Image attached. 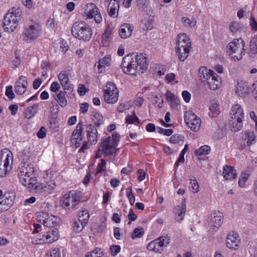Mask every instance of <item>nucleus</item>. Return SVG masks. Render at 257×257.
<instances>
[{
  "mask_svg": "<svg viewBox=\"0 0 257 257\" xmlns=\"http://www.w3.org/2000/svg\"><path fill=\"white\" fill-rule=\"evenodd\" d=\"M81 199V193L79 191H71L64 194L60 199L61 206L68 210H75L78 208Z\"/></svg>",
  "mask_w": 257,
  "mask_h": 257,
  "instance_id": "obj_3",
  "label": "nucleus"
},
{
  "mask_svg": "<svg viewBox=\"0 0 257 257\" xmlns=\"http://www.w3.org/2000/svg\"><path fill=\"white\" fill-rule=\"evenodd\" d=\"M6 95L7 97L10 99H13L15 97V94L13 92L12 86H9L7 87L6 91Z\"/></svg>",
  "mask_w": 257,
  "mask_h": 257,
  "instance_id": "obj_61",
  "label": "nucleus"
},
{
  "mask_svg": "<svg viewBox=\"0 0 257 257\" xmlns=\"http://www.w3.org/2000/svg\"><path fill=\"white\" fill-rule=\"evenodd\" d=\"M169 243V237L162 236L150 242L147 245V248L149 250L160 253L162 250V247L166 246Z\"/></svg>",
  "mask_w": 257,
  "mask_h": 257,
  "instance_id": "obj_12",
  "label": "nucleus"
},
{
  "mask_svg": "<svg viewBox=\"0 0 257 257\" xmlns=\"http://www.w3.org/2000/svg\"><path fill=\"white\" fill-rule=\"evenodd\" d=\"M118 97V90L114 84L111 82L107 83L104 90V99L107 103H115Z\"/></svg>",
  "mask_w": 257,
  "mask_h": 257,
  "instance_id": "obj_7",
  "label": "nucleus"
},
{
  "mask_svg": "<svg viewBox=\"0 0 257 257\" xmlns=\"http://www.w3.org/2000/svg\"><path fill=\"white\" fill-rule=\"evenodd\" d=\"M134 30V26L130 24H123L119 29V35L122 39H126L130 37Z\"/></svg>",
  "mask_w": 257,
  "mask_h": 257,
  "instance_id": "obj_20",
  "label": "nucleus"
},
{
  "mask_svg": "<svg viewBox=\"0 0 257 257\" xmlns=\"http://www.w3.org/2000/svg\"><path fill=\"white\" fill-rule=\"evenodd\" d=\"M42 28L39 24L35 23L26 27L23 33V40L26 42L37 39L41 34Z\"/></svg>",
  "mask_w": 257,
  "mask_h": 257,
  "instance_id": "obj_6",
  "label": "nucleus"
},
{
  "mask_svg": "<svg viewBox=\"0 0 257 257\" xmlns=\"http://www.w3.org/2000/svg\"><path fill=\"white\" fill-rule=\"evenodd\" d=\"M223 215L219 211H214L208 217V222L215 230V228H218L222 223Z\"/></svg>",
  "mask_w": 257,
  "mask_h": 257,
  "instance_id": "obj_14",
  "label": "nucleus"
},
{
  "mask_svg": "<svg viewBox=\"0 0 257 257\" xmlns=\"http://www.w3.org/2000/svg\"><path fill=\"white\" fill-rule=\"evenodd\" d=\"M111 57L109 55H105L103 58L100 59L98 62L97 68L99 73H103L105 71V67H108L111 63Z\"/></svg>",
  "mask_w": 257,
  "mask_h": 257,
  "instance_id": "obj_24",
  "label": "nucleus"
},
{
  "mask_svg": "<svg viewBox=\"0 0 257 257\" xmlns=\"http://www.w3.org/2000/svg\"><path fill=\"white\" fill-rule=\"evenodd\" d=\"M236 93L241 97L248 95L249 93L248 87L244 83H239L236 87Z\"/></svg>",
  "mask_w": 257,
  "mask_h": 257,
  "instance_id": "obj_31",
  "label": "nucleus"
},
{
  "mask_svg": "<svg viewBox=\"0 0 257 257\" xmlns=\"http://www.w3.org/2000/svg\"><path fill=\"white\" fill-rule=\"evenodd\" d=\"M211 72L212 73L211 76L208 77L206 81H204V84L208 85V87L210 89L215 90L219 87L221 82L220 78L214 72Z\"/></svg>",
  "mask_w": 257,
  "mask_h": 257,
  "instance_id": "obj_15",
  "label": "nucleus"
},
{
  "mask_svg": "<svg viewBox=\"0 0 257 257\" xmlns=\"http://www.w3.org/2000/svg\"><path fill=\"white\" fill-rule=\"evenodd\" d=\"M243 138L246 140L247 145L249 146L256 142V136L252 132H246L243 136Z\"/></svg>",
  "mask_w": 257,
  "mask_h": 257,
  "instance_id": "obj_34",
  "label": "nucleus"
},
{
  "mask_svg": "<svg viewBox=\"0 0 257 257\" xmlns=\"http://www.w3.org/2000/svg\"><path fill=\"white\" fill-rule=\"evenodd\" d=\"M119 9V6H117L115 5L114 6V8L111 7L110 8H108L109 10L108 14L112 18H115L117 16V11Z\"/></svg>",
  "mask_w": 257,
  "mask_h": 257,
  "instance_id": "obj_56",
  "label": "nucleus"
},
{
  "mask_svg": "<svg viewBox=\"0 0 257 257\" xmlns=\"http://www.w3.org/2000/svg\"><path fill=\"white\" fill-rule=\"evenodd\" d=\"M125 121L127 123H133L136 121H137L138 123L140 122L139 119L135 114L134 111L133 112L132 115L128 116L126 117Z\"/></svg>",
  "mask_w": 257,
  "mask_h": 257,
  "instance_id": "obj_52",
  "label": "nucleus"
},
{
  "mask_svg": "<svg viewBox=\"0 0 257 257\" xmlns=\"http://www.w3.org/2000/svg\"><path fill=\"white\" fill-rule=\"evenodd\" d=\"M85 221H82L81 219H79L77 221H74L73 223V228L74 230L76 232H80L84 227L86 225Z\"/></svg>",
  "mask_w": 257,
  "mask_h": 257,
  "instance_id": "obj_38",
  "label": "nucleus"
},
{
  "mask_svg": "<svg viewBox=\"0 0 257 257\" xmlns=\"http://www.w3.org/2000/svg\"><path fill=\"white\" fill-rule=\"evenodd\" d=\"M144 228L139 227L135 228L132 232L131 233V236L133 239L142 237L144 234Z\"/></svg>",
  "mask_w": 257,
  "mask_h": 257,
  "instance_id": "obj_40",
  "label": "nucleus"
},
{
  "mask_svg": "<svg viewBox=\"0 0 257 257\" xmlns=\"http://www.w3.org/2000/svg\"><path fill=\"white\" fill-rule=\"evenodd\" d=\"M111 34V31L110 28H107L102 35V40L103 41H107L109 38Z\"/></svg>",
  "mask_w": 257,
  "mask_h": 257,
  "instance_id": "obj_62",
  "label": "nucleus"
},
{
  "mask_svg": "<svg viewBox=\"0 0 257 257\" xmlns=\"http://www.w3.org/2000/svg\"><path fill=\"white\" fill-rule=\"evenodd\" d=\"M211 72L214 71L210 69H207L205 66H202L199 68L198 71L199 75L202 82L204 83L208 77L211 76L212 73Z\"/></svg>",
  "mask_w": 257,
  "mask_h": 257,
  "instance_id": "obj_30",
  "label": "nucleus"
},
{
  "mask_svg": "<svg viewBox=\"0 0 257 257\" xmlns=\"http://www.w3.org/2000/svg\"><path fill=\"white\" fill-rule=\"evenodd\" d=\"M21 19V14L20 11L13 8L11 11L8 13L4 19V30L6 32H13L18 25L19 22Z\"/></svg>",
  "mask_w": 257,
  "mask_h": 257,
  "instance_id": "obj_5",
  "label": "nucleus"
},
{
  "mask_svg": "<svg viewBox=\"0 0 257 257\" xmlns=\"http://www.w3.org/2000/svg\"><path fill=\"white\" fill-rule=\"evenodd\" d=\"M37 193L46 192L45 184L38 183L33 189Z\"/></svg>",
  "mask_w": 257,
  "mask_h": 257,
  "instance_id": "obj_54",
  "label": "nucleus"
},
{
  "mask_svg": "<svg viewBox=\"0 0 257 257\" xmlns=\"http://www.w3.org/2000/svg\"><path fill=\"white\" fill-rule=\"evenodd\" d=\"M137 218V216L134 213L133 210L132 209H130L128 214V218L129 219L128 224H131V221H135Z\"/></svg>",
  "mask_w": 257,
  "mask_h": 257,
  "instance_id": "obj_63",
  "label": "nucleus"
},
{
  "mask_svg": "<svg viewBox=\"0 0 257 257\" xmlns=\"http://www.w3.org/2000/svg\"><path fill=\"white\" fill-rule=\"evenodd\" d=\"M230 118L232 119L235 118L242 119L244 116L243 109L239 104H235L231 107L230 112Z\"/></svg>",
  "mask_w": 257,
  "mask_h": 257,
  "instance_id": "obj_19",
  "label": "nucleus"
},
{
  "mask_svg": "<svg viewBox=\"0 0 257 257\" xmlns=\"http://www.w3.org/2000/svg\"><path fill=\"white\" fill-rule=\"evenodd\" d=\"M120 249V246L118 245H112L110 247L111 254L113 256L116 255L118 252H119Z\"/></svg>",
  "mask_w": 257,
  "mask_h": 257,
  "instance_id": "obj_59",
  "label": "nucleus"
},
{
  "mask_svg": "<svg viewBox=\"0 0 257 257\" xmlns=\"http://www.w3.org/2000/svg\"><path fill=\"white\" fill-rule=\"evenodd\" d=\"M36 217L39 222L46 227H52L58 223L57 217L46 212L40 211L37 212Z\"/></svg>",
  "mask_w": 257,
  "mask_h": 257,
  "instance_id": "obj_9",
  "label": "nucleus"
},
{
  "mask_svg": "<svg viewBox=\"0 0 257 257\" xmlns=\"http://www.w3.org/2000/svg\"><path fill=\"white\" fill-rule=\"evenodd\" d=\"M82 141V137H71L70 140L71 146L76 149L80 147L81 142Z\"/></svg>",
  "mask_w": 257,
  "mask_h": 257,
  "instance_id": "obj_47",
  "label": "nucleus"
},
{
  "mask_svg": "<svg viewBox=\"0 0 257 257\" xmlns=\"http://www.w3.org/2000/svg\"><path fill=\"white\" fill-rule=\"evenodd\" d=\"M240 237L235 232H230L226 239V246L230 249L236 250L239 247Z\"/></svg>",
  "mask_w": 257,
  "mask_h": 257,
  "instance_id": "obj_13",
  "label": "nucleus"
},
{
  "mask_svg": "<svg viewBox=\"0 0 257 257\" xmlns=\"http://www.w3.org/2000/svg\"><path fill=\"white\" fill-rule=\"evenodd\" d=\"M91 119L96 126H99L104 122L103 117L98 112L93 111Z\"/></svg>",
  "mask_w": 257,
  "mask_h": 257,
  "instance_id": "obj_36",
  "label": "nucleus"
},
{
  "mask_svg": "<svg viewBox=\"0 0 257 257\" xmlns=\"http://www.w3.org/2000/svg\"><path fill=\"white\" fill-rule=\"evenodd\" d=\"M197 118L198 117L191 110L186 111L184 114V120L186 124H188L190 122Z\"/></svg>",
  "mask_w": 257,
  "mask_h": 257,
  "instance_id": "obj_44",
  "label": "nucleus"
},
{
  "mask_svg": "<svg viewBox=\"0 0 257 257\" xmlns=\"http://www.w3.org/2000/svg\"><path fill=\"white\" fill-rule=\"evenodd\" d=\"M84 14L87 19L94 18L97 24H100L102 21L98 8L93 3L87 4L85 6Z\"/></svg>",
  "mask_w": 257,
  "mask_h": 257,
  "instance_id": "obj_11",
  "label": "nucleus"
},
{
  "mask_svg": "<svg viewBox=\"0 0 257 257\" xmlns=\"http://www.w3.org/2000/svg\"><path fill=\"white\" fill-rule=\"evenodd\" d=\"M191 48L188 47L179 48L175 47L176 53L180 61H185L188 57Z\"/></svg>",
  "mask_w": 257,
  "mask_h": 257,
  "instance_id": "obj_26",
  "label": "nucleus"
},
{
  "mask_svg": "<svg viewBox=\"0 0 257 257\" xmlns=\"http://www.w3.org/2000/svg\"><path fill=\"white\" fill-rule=\"evenodd\" d=\"M86 136L90 145L95 144L97 141L98 132L95 127L91 124L86 126Z\"/></svg>",
  "mask_w": 257,
  "mask_h": 257,
  "instance_id": "obj_16",
  "label": "nucleus"
},
{
  "mask_svg": "<svg viewBox=\"0 0 257 257\" xmlns=\"http://www.w3.org/2000/svg\"><path fill=\"white\" fill-rule=\"evenodd\" d=\"M247 54L251 58L257 56V37H253L249 42V49Z\"/></svg>",
  "mask_w": 257,
  "mask_h": 257,
  "instance_id": "obj_28",
  "label": "nucleus"
},
{
  "mask_svg": "<svg viewBox=\"0 0 257 257\" xmlns=\"http://www.w3.org/2000/svg\"><path fill=\"white\" fill-rule=\"evenodd\" d=\"M56 185L55 182L54 180L49 181L46 185H45L46 192L51 193L56 187Z\"/></svg>",
  "mask_w": 257,
  "mask_h": 257,
  "instance_id": "obj_51",
  "label": "nucleus"
},
{
  "mask_svg": "<svg viewBox=\"0 0 257 257\" xmlns=\"http://www.w3.org/2000/svg\"><path fill=\"white\" fill-rule=\"evenodd\" d=\"M181 22L186 28H192L196 25V19L193 17L191 19L186 17H183L181 19Z\"/></svg>",
  "mask_w": 257,
  "mask_h": 257,
  "instance_id": "obj_33",
  "label": "nucleus"
},
{
  "mask_svg": "<svg viewBox=\"0 0 257 257\" xmlns=\"http://www.w3.org/2000/svg\"><path fill=\"white\" fill-rule=\"evenodd\" d=\"M176 47L191 48V43L189 37L185 33H180L176 37Z\"/></svg>",
  "mask_w": 257,
  "mask_h": 257,
  "instance_id": "obj_17",
  "label": "nucleus"
},
{
  "mask_svg": "<svg viewBox=\"0 0 257 257\" xmlns=\"http://www.w3.org/2000/svg\"><path fill=\"white\" fill-rule=\"evenodd\" d=\"M186 211L185 199H184L181 205H178L174 208L175 213L177 216L176 219L178 222L182 221L184 219V214Z\"/></svg>",
  "mask_w": 257,
  "mask_h": 257,
  "instance_id": "obj_23",
  "label": "nucleus"
},
{
  "mask_svg": "<svg viewBox=\"0 0 257 257\" xmlns=\"http://www.w3.org/2000/svg\"><path fill=\"white\" fill-rule=\"evenodd\" d=\"M46 240L49 243L57 241L59 238V234L58 229L54 228L52 231L46 232Z\"/></svg>",
  "mask_w": 257,
  "mask_h": 257,
  "instance_id": "obj_29",
  "label": "nucleus"
},
{
  "mask_svg": "<svg viewBox=\"0 0 257 257\" xmlns=\"http://www.w3.org/2000/svg\"><path fill=\"white\" fill-rule=\"evenodd\" d=\"M116 146L117 145L111 139V137H108L102 140L99 152H101L104 157L115 154L116 151Z\"/></svg>",
  "mask_w": 257,
  "mask_h": 257,
  "instance_id": "obj_10",
  "label": "nucleus"
},
{
  "mask_svg": "<svg viewBox=\"0 0 257 257\" xmlns=\"http://www.w3.org/2000/svg\"><path fill=\"white\" fill-rule=\"evenodd\" d=\"M58 79L64 90H72V88L70 86V81L67 74L61 72L58 75Z\"/></svg>",
  "mask_w": 257,
  "mask_h": 257,
  "instance_id": "obj_25",
  "label": "nucleus"
},
{
  "mask_svg": "<svg viewBox=\"0 0 257 257\" xmlns=\"http://www.w3.org/2000/svg\"><path fill=\"white\" fill-rule=\"evenodd\" d=\"M182 140V137L179 135H174L170 138V142L173 144H176Z\"/></svg>",
  "mask_w": 257,
  "mask_h": 257,
  "instance_id": "obj_60",
  "label": "nucleus"
},
{
  "mask_svg": "<svg viewBox=\"0 0 257 257\" xmlns=\"http://www.w3.org/2000/svg\"><path fill=\"white\" fill-rule=\"evenodd\" d=\"M187 124L190 127L192 131L197 132L200 128L201 125V119L198 117Z\"/></svg>",
  "mask_w": 257,
  "mask_h": 257,
  "instance_id": "obj_43",
  "label": "nucleus"
},
{
  "mask_svg": "<svg viewBox=\"0 0 257 257\" xmlns=\"http://www.w3.org/2000/svg\"><path fill=\"white\" fill-rule=\"evenodd\" d=\"M27 84L26 77L23 76H20L18 81L16 82L15 86V92L18 94H23L26 91Z\"/></svg>",
  "mask_w": 257,
  "mask_h": 257,
  "instance_id": "obj_18",
  "label": "nucleus"
},
{
  "mask_svg": "<svg viewBox=\"0 0 257 257\" xmlns=\"http://www.w3.org/2000/svg\"><path fill=\"white\" fill-rule=\"evenodd\" d=\"M126 195L129 200L131 205H133L135 202V197L133 194L131 187H128L126 189Z\"/></svg>",
  "mask_w": 257,
  "mask_h": 257,
  "instance_id": "obj_48",
  "label": "nucleus"
},
{
  "mask_svg": "<svg viewBox=\"0 0 257 257\" xmlns=\"http://www.w3.org/2000/svg\"><path fill=\"white\" fill-rule=\"evenodd\" d=\"M210 152V148L208 146L205 145L201 147L199 149L195 151L196 155L201 156L208 154Z\"/></svg>",
  "mask_w": 257,
  "mask_h": 257,
  "instance_id": "obj_45",
  "label": "nucleus"
},
{
  "mask_svg": "<svg viewBox=\"0 0 257 257\" xmlns=\"http://www.w3.org/2000/svg\"><path fill=\"white\" fill-rule=\"evenodd\" d=\"M65 92L60 91L54 95L55 99L62 107H65L67 105V100L65 96Z\"/></svg>",
  "mask_w": 257,
  "mask_h": 257,
  "instance_id": "obj_32",
  "label": "nucleus"
},
{
  "mask_svg": "<svg viewBox=\"0 0 257 257\" xmlns=\"http://www.w3.org/2000/svg\"><path fill=\"white\" fill-rule=\"evenodd\" d=\"M194 179H190L191 181V188L192 189V192L193 193H196L199 191V185L198 182H197L195 177H193Z\"/></svg>",
  "mask_w": 257,
  "mask_h": 257,
  "instance_id": "obj_53",
  "label": "nucleus"
},
{
  "mask_svg": "<svg viewBox=\"0 0 257 257\" xmlns=\"http://www.w3.org/2000/svg\"><path fill=\"white\" fill-rule=\"evenodd\" d=\"M245 44L241 38L234 39L227 46V52L234 61H239L245 54Z\"/></svg>",
  "mask_w": 257,
  "mask_h": 257,
  "instance_id": "obj_2",
  "label": "nucleus"
},
{
  "mask_svg": "<svg viewBox=\"0 0 257 257\" xmlns=\"http://www.w3.org/2000/svg\"><path fill=\"white\" fill-rule=\"evenodd\" d=\"M248 178V175L245 173H242L241 174L239 181H238V185L241 187H244L245 185V182L247 180Z\"/></svg>",
  "mask_w": 257,
  "mask_h": 257,
  "instance_id": "obj_49",
  "label": "nucleus"
},
{
  "mask_svg": "<svg viewBox=\"0 0 257 257\" xmlns=\"http://www.w3.org/2000/svg\"><path fill=\"white\" fill-rule=\"evenodd\" d=\"M71 33L75 38L87 41L91 39L92 31L90 27L85 22H77L72 27Z\"/></svg>",
  "mask_w": 257,
  "mask_h": 257,
  "instance_id": "obj_4",
  "label": "nucleus"
},
{
  "mask_svg": "<svg viewBox=\"0 0 257 257\" xmlns=\"http://www.w3.org/2000/svg\"><path fill=\"white\" fill-rule=\"evenodd\" d=\"M79 217L80 218H82L81 220L82 221H85L86 223H87V221L89 217V214L87 210L84 209L79 212Z\"/></svg>",
  "mask_w": 257,
  "mask_h": 257,
  "instance_id": "obj_50",
  "label": "nucleus"
},
{
  "mask_svg": "<svg viewBox=\"0 0 257 257\" xmlns=\"http://www.w3.org/2000/svg\"><path fill=\"white\" fill-rule=\"evenodd\" d=\"M219 109V105L216 102L212 103L210 106V110L212 113V116H213L216 115L217 114H218Z\"/></svg>",
  "mask_w": 257,
  "mask_h": 257,
  "instance_id": "obj_57",
  "label": "nucleus"
},
{
  "mask_svg": "<svg viewBox=\"0 0 257 257\" xmlns=\"http://www.w3.org/2000/svg\"><path fill=\"white\" fill-rule=\"evenodd\" d=\"M166 97L172 108H175L179 104L180 99L170 91H166Z\"/></svg>",
  "mask_w": 257,
  "mask_h": 257,
  "instance_id": "obj_27",
  "label": "nucleus"
},
{
  "mask_svg": "<svg viewBox=\"0 0 257 257\" xmlns=\"http://www.w3.org/2000/svg\"><path fill=\"white\" fill-rule=\"evenodd\" d=\"M3 158L4 160L0 161V164H2L3 167H5L6 168H10V164L13 161V155L12 153L9 150L6 149V152H4L2 154V159Z\"/></svg>",
  "mask_w": 257,
  "mask_h": 257,
  "instance_id": "obj_22",
  "label": "nucleus"
},
{
  "mask_svg": "<svg viewBox=\"0 0 257 257\" xmlns=\"http://www.w3.org/2000/svg\"><path fill=\"white\" fill-rule=\"evenodd\" d=\"M146 55L143 53L130 54L125 56L122 61L121 68L123 72L130 75H136L148 68Z\"/></svg>",
  "mask_w": 257,
  "mask_h": 257,
  "instance_id": "obj_1",
  "label": "nucleus"
},
{
  "mask_svg": "<svg viewBox=\"0 0 257 257\" xmlns=\"http://www.w3.org/2000/svg\"><path fill=\"white\" fill-rule=\"evenodd\" d=\"M157 131L159 133L167 136H170L173 133V131L172 129H165L160 127H158Z\"/></svg>",
  "mask_w": 257,
  "mask_h": 257,
  "instance_id": "obj_58",
  "label": "nucleus"
},
{
  "mask_svg": "<svg viewBox=\"0 0 257 257\" xmlns=\"http://www.w3.org/2000/svg\"><path fill=\"white\" fill-rule=\"evenodd\" d=\"M222 174L226 180H231L237 178L236 170L233 167L225 165L223 167Z\"/></svg>",
  "mask_w": 257,
  "mask_h": 257,
  "instance_id": "obj_21",
  "label": "nucleus"
},
{
  "mask_svg": "<svg viewBox=\"0 0 257 257\" xmlns=\"http://www.w3.org/2000/svg\"><path fill=\"white\" fill-rule=\"evenodd\" d=\"M34 169L26 165L25 163L22 164V166L19 169L18 177L22 184L27 186V185H31V176L33 175Z\"/></svg>",
  "mask_w": 257,
  "mask_h": 257,
  "instance_id": "obj_8",
  "label": "nucleus"
},
{
  "mask_svg": "<svg viewBox=\"0 0 257 257\" xmlns=\"http://www.w3.org/2000/svg\"><path fill=\"white\" fill-rule=\"evenodd\" d=\"M231 122V131L234 132H237L240 130L242 127V119L235 118L230 119Z\"/></svg>",
  "mask_w": 257,
  "mask_h": 257,
  "instance_id": "obj_37",
  "label": "nucleus"
},
{
  "mask_svg": "<svg viewBox=\"0 0 257 257\" xmlns=\"http://www.w3.org/2000/svg\"><path fill=\"white\" fill-rule=\"evenodd\" d=\"M242 28V24L237 22H232L229 25V30L232 33L240 31Z\"/></svg>",
  "mask_w": 257,
  "mask_h": 257,
  "instance_id": "obj_42",
  "label": "nucleus"
},
{
  "mask_svg": "<svg viewBox=\"0 0 257 257\" xmlns=\"http://www.w3.org/2000/svg\"><path fill=\"white\" fill-rule=\"evenodd\" d=\"M82 122H79L73 132L71 137H82Z\"/></svg>",
  "mask_w": 257,
  "mask_h": 257,
  "instance_id": "obj_46",
  "label": "nucleus"
},
{
  "mask_svg": "<svg viewBox=\"0 0 257 257\" xmlns=\"http://www.w3.org/2000/svg\"><path fill=\"white\" fill-rule=\"evenodd\" d=\"M106 169V162L104 159L100 160V163H98L97 167L96 173H99Z\"/></svg>",
  "mask_w": 257,
  "mask_h": 257,
  "instance_id": "obj_55",
  "label": "nucleus"
},
{
  "mask_svg": "<svg viewBox=\"0 0 257 257\" xmlns=\"http://www.w3.org/2000/svg\"><path fill=\"white\" fill-rule=\"evenodd\" d=\"M46 234H40L38 236L35 237L32 239V243L33 244L49 243V242L46 241Z\"/></svg>",
  "mask_w": 257,
  "mask_h": 257,
  "instance_id": "obj_41",
  "label": "nucleus"
},
{
  "mask_svg": "<svg viewBox=\"0 0 257 257\" xmlns=\"http://www.w3.org/2000/svg\"><path fill=\"white\" fill-rule=\"evenodd\" d=\"M38 107V104H35L29 107L26 110L25 117L28 119L33 117L37 113Z\"/></svg>",
  "mask_w": 257,
  "mask_h": 257,
  "instance_id": "obj_35",
  "label": "nucleus"
},
{
  "mask_svg": "<svg viewBox=\"0 0 257 257\" xmlns=\"http://www.w3.org/2000/svg\"><path fill=\"white\" fill-rule=\"evenodd\" d=\"M13 199L11 197H8L5 194L1 199H0V205L4 206L8 209L9 207L12 204Z\"/></svg>",
  "mask_w": 257,
  "mask_h": 257,
  "instance_id": "obj_39",
  "label": "nucleus"
},
{
  "mask_svg": "<svg viewBox=\"0 0 257 257\" xmlns=\"http://www.w3.org/2000/svg\"><path fill=\"white\" fill-rule=\"evenodd\" d=\"M60 85L58 82H53L50 86V90L54 92H56L60 89Z\"/></svg>",
  "mask_w": 257,
  "mask_h": 257,
  "instance_id": "obj_64",
  "label": "nucleus"
}]
</instances>
